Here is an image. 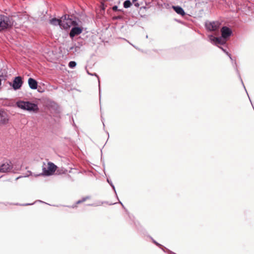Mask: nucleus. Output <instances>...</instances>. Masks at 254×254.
I'll use <instances>...</instances> for the list:
<instances>
[{"mask_svg": "<svg viewBox=\"0 0 254 254\" xmlns=\"http://www.w3.org/2000/svg\"><path fill=\"white\" fill-rule=\"evenodd\" d=\"M9 84L15 90L20 89L23 84V81L21 77H15L13 79V83H11L10 82Z\"/></svg>", "mask_w": 254, "mask_h": 254, "instance_id": "nucleus-6", "label": "nucleus"}, {"mask_svg": "<svg viewBox=\"0 0 254 254\" xmlns=\"http://www.w3.org/2000/svg\"><path fill=\"white\" fill-rule=\"evenodd\" d=\"M111 186L112 187L113 189L115 190V187L113 185L112 183H110Z\"/></svg>", "mask_w": 254, "mask_h": 254, "instance_id": "nucleus-19", "label": "nucleus"}, {"mask_svg": "<svg viewBox=\"0 0 254 254\" xmlns=\"http://www.w3.org/2000/svg\"><path fill=\"white\" fill-rule=\"evenodd\" d=\"M16 105L18 108L29 112H37L39 110L37 104L29 101H19L16 102Z\"/></svg>", "mask_w": 254, "mask_h": 254, "instance_id": "nucleus-2", "label": "nucleus"}, {"mask_svg": "<svg viewBox=\"0 0 254 254\" xmlns=\"http://www.w3.org/2000/svg\"><path fill=\"white\" fill-rule=\"evenodd\" d=\"M172 8L176 13L182 16H184L186 14L184 9L179 6H173Z\"/></svg>", "mask_w": 254, "mask_h": 254, "instance_id": "nucleus-11", "label": "nucleus"}, {"mask_svg": "<svg viewBox=\"0 0 254 254\" xmlns=\"http://www.w3.org/2000/svg\"><path fill=\"white\" fill-rule=\"evenodd\" d=\"M117 9H118V7H117V6H113V9L114 10H116Z\"/></svg>", "mask_w": 254, "mask_h": 254, "instance_id": "nucleus-18", "label": "nucleus"}, {"mask_svg": "<svg viewBox=\"0 0 254 254\" xmlns=\"http://www.w3.org/2000/svg\"><path fill=\"white\" fill-rule=\"evenodd\" d=\"M131 5V2L129 0H127L124 2V6L125 8H128Z\"/></svg>", "mask_w": 254, "mask_h": 254, "instance_id": "nucleus-14", "label": "nucleus"}, {"mask_svg": "<svg viewBox=\"0 0 254 254\" xmlns=\"http://www.w3.org/2000/svg\"><path fill=\"white\" fill-rule=\"evenodd\" d=\"M82 31V29L80 27H73L69 33V36L70 37L73 38L75 35H77L81 33Z\"/></svg>", "mask_w": 254, "mask_h": 254, "instance_id": "nucleus-9", "label": "nucleus"}, {"mask_svg": "<svg viewBox=\"0 0 254 254\" xmlns=\"http://www.w3.org/2000/svg\"><path fill=\"white\" fill-rule=\"evenodd\" d=\"M61 22L62 18L60 19L54 18L50 20V23L53 25H60L61 26Z\"/></svg>", "mask_w": 254, "mask_h": 254, "instance_id": "nucleus-13", "label": "nucleus"}, {"mask_svg": "<svg viewBox=\"0 0 254 254\" xmlns=\"http://www.w3.org/2000/svg\"><path fill=\"white\" fill-rule=\"evenodd\" d=\"M28 83L31 89H36L37 88L38 83L35 79L29 78L28 80Z\"/></svg>", "mask_w": 254, "mask_h": 254, "instance_id": "nucleus-10", "label": "nucleus"}, {"mask_svg": "<svg viewBox=\"0 0 254 254\" xmlns=\"http://www.w3.org/2000/svg\"><path fill=\"white\" fill-rule=\"evenodd\" d=\"M136 1V0H133V2H134V1Z\"/></svg>", "mask_w": 254, "mask_h": 254, "instance_id": "nucleus-24", "label": "nucleus"}, {"mask_svg": "<svg viewBox=\"0 0 254 254\" xmlns=\"http://www.w3.org/2000/svg\"><path fill=\"white\" fill-rule=\"evenodd\" d=\"M1 79H0V86L1 85Z\"/></svg>", "mask_w": 254, "mask_h": 254, "instance_id": "nucleus-21", "label": "nucleus"}, {"mask_svg": "<svg viewBox=\"0 0 254 254\" xmlns=\"http://www.w3.org/2000/svg\"><path fill=\"white\" fill-rule=\"evenodd\" d=\"M221 37H215L212 35L209 37V40L215 45H223L226 43L225 39L231 36L232 34L231 30L227 27H223L221 29Z\"/></svg>", "mask_w": 254, "mask_h": 254, "instance_id": "nucleus-1", "label": "nucleus"}, {"mask_svg": "<svg viewBox=\"0 0 254 254\" xmlns=\"http://www.w3.org/2000/svg\"><path fill=\"white\" fill-rule=\"evenodd\" d=\"M154 243H155V244H156L157 245H158V244L156 242H154Z\"/></svg>", "mask_w": 254, "mask_h": 254, "instance_id": "nucleus-23", "label": "nucleus"}, {"mask_svg": "<svg viewBox=\"0 0 254 254\" xmlns=\"http://www.w3.org/2000/svg\"><path fill=\"white\" fill-rule=\"evenodd\" d=\"M7 121L6 114L0 111V123L2 124H6Z\"/></svg>", "mask_w": 254, "mask_h": 254, "instance_id": "nucleus-12", "label": "nucleus"}, {"mask_svg": "<svg viewBox=\"0 0 254 254\" xmlns=\"http://www.w3.org/2000/svg\"><path fill=\"white\" fill-rule=\"evenodd\" d=\"M77 24L76 21L69 18V15H65L62 17V22L61 27L64 29H68L70 26L76 25Z\"/></svg>", "mask_w": 254, "mask_h": 254, "instance_id": "nucleus-4", "label": "nucleus"}, {"mask_svg": "<svg viewBox=\"0 0 254 254\" xmlns=\"http://www.w3.org/2000/svg\"><path fill=\"white\" fill-rule=\"evenodd\" d=\"M56 169L57 166L54 163L49 162L47 168L44 167L43 168V173L46 176L51 175L56 171Z\"/></svg>", "mask_w": 254, "mask_h": 254, "instance_id": "nucleus-5", "label": "nucleus"}, {"mask_svg": "<svg viewBox=\"0 0 254 254\" xmlns=\"http://www.w3.org/2000/svg\"><path fill=\"white\" fill-rule=\"evenodd\" d=\"M12 168L10 162H6L0 165V172L5 173L10 171Z\"/></svg>", "mask_w": 254, "mask_h": 254, "instance_id": "nucleus-8", "label": "nucleus"}, {"mask_svg": "<svg viewBox=\"0 0 254 254\" xmlns=\"http://www.w3.org/2000/svg\"><path fill=\"white\" fill-rule=\"evenodd\" d=\"M135 5L136 6H139V4L138 3H135Z\"/></svg>", "mask_w": 254, "mask_h": 254, "instance_id": "nucleus-20", "label": "nucleus"}, {"mask_svg": "<svg viewBox=\"0 0 254 254\" xmlns=\"http://www.w3.org/2000/svg\"><path fill=\"white\" fill-rule=\"evenodd\" d=\"M13 23L12 19L4 15H0V31L10 27Z\"/></svg>", "mask_w": 254, "mask_h": 254, "instance_id": "nucleus-3", "label": "nucleus"}, {"mask_svg": "<svg viewBox=\"0 0 254 254\" xmlns=\"http://www.w3.org/2000/svg\"><path fill=\"white\" fill-rule=\"evenodd\" d=\"M88 198V197H84L81 200H78L77 202V203H80L81 202H83L85 201Z\"/></svg>", "mask_w": 254, "mask_h": 254, "instance_id": "nucleus-16", "label": "nucleus"}, {"mask_svg": "<svg viewBox=\"0 0 254 254\" xmlns=\"http://www.w3.org/2000/svg\"><path fill=\"white\" fill-rule=\"evenodd\" d=\"M220 25V23L218 21L207 22L205 23L206 29L210 31L216 30L219 28Z\"/></svg>", "mask_w": 254, "mask_h": 254, "instance_id": "nucleus-7", "label": "nucleus"}, {"mask_svg": "<svg viewBox=\"0 0 254 254\" xmlns=\"http://www.w3.org/2000/svg\"><path fill=\"white\" fill-rule=\"evenodd\" d=\"M76 65V63L74 61H71L68 64V66L72 68L75 67Z\"/></svg>", "mask_w": 254, "mask_h": 254, "instance_id": "nucleus-15", "label": "nucleus"}, {"mask_svg": "<svg viewBox=\"0 0 254 254\" xmlns=\"http://www.w3.org/2000/svg\"><path fill=\"white\" fill-rule=\"evenodd\" d=\"M221 49H222V50H223L225 53H226V54H227V55L230 57V58L231 59H232V58H231V55H230L228 52H226V51H225V50H224L223 48H221Z\"/></svg>", "mask_w": 254, "mask_h": 254, "instance_id": "nucleus-17", "label": "nucleus"}, {"mask_svg": "<svg viewBox=\"0 0 254 254\" xmlns=\"http://www.w3.org/2000/svg\"><path fill=\"white\" fill-rule=\"evenodd\" d=\"M107 181L109 183H110L109 180H107Z\"/></svg>", "mask_w": 254, "mask_h": 254, "instance_id": "nucleus-22", "label": "nucleus"}]
</instances>
